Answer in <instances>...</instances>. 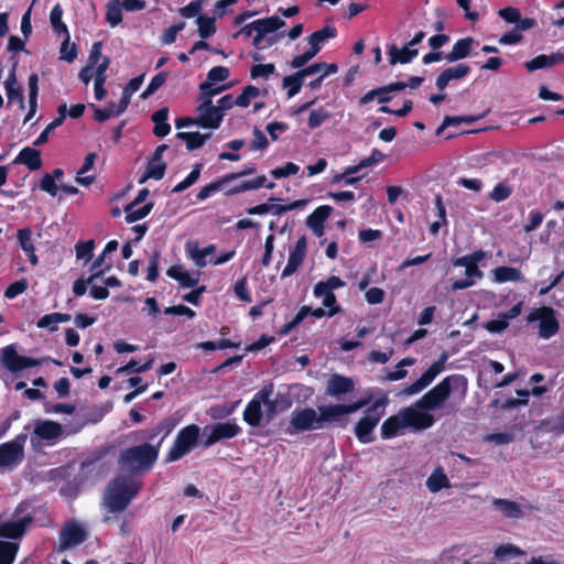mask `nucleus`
I'll return each instance as SVG.
<instances>
[{
    "label": "nucleus",
    "instance_id": "423d86ee",
    "mask_svg": "<svg viewBox=\"0 0 564 564\" xmlns=\"http://www.w3.org/2000/svg\"><path fill=\"white\" fill-rule=\"evenodd\" d=\"M386 404V397L376 400L373 404L366 410L365 416L357 422L355 435L360 443L368 444L373 441L372 432L384 414L383 408Z\"/></svg>",
    "mask_w": 564,
    "mask_h": 564
},
{
    "label": "nucleus",
    "instance_id": "f257e3e1",
    "mask_svg": "<svg viewBox=\"0 0 564 564\" xmlns=\"http://www.w3.org/2000/svg\"><path fill=\"white\" fill-rule=\"evenodd\" d=\"M159 455L158 446L144 441L142 444L122 449L118 457V465L121 471L131 477L143 476L154 467Z\"/></svg>",
    "mask_w": 564,
    "mask_h": 564
},
{
    "label": "nucleus",
    "instance_id": "6ab92c4d",
    "mask_svg": "<svg viewBox=\"0 0 564 564\" xmlns=\"http://www.w3.org/2000/svg\"><path fill=\"white\" fill-rule=\"evenodd\" d=\"M197 111L199 112L198 119H202L200 128L204 129H218L223 122L224 113L219 112V109L214 106L212 99L206 98L198 105Z\"/></svg>",
    "mask_w": 564,
    "mask_h": 564
},
{
    "label": "nucleus",
    "instance_id": "bb28decb",
    "mask_svg": "<svg viewBox=\"0 0 564 564\" xmlns=\"http://www.w3.org/2000/svg\"><path fill=\"white\" fill-rule=\"evenodd\" d=\"M475 40L471 36L459 39L452 47V51L445 55L448 63L464 59L470 55Z\"/></svg>",
    "mask_w": 564,
    "mask_h": 564
},
{
    "label": "nucleus",
    "instance_id": "2f4dec72",
    "mask_svg": "<svg viewBox=\"0 0 564 564\" xmlns=\"http://www.w3.org/2000/svg\"><path fill=\"white\" fill-rule=\"evenodd\" d=\"M494 507L499 510L505 517L518 519L522 517L523 512L520 505L516 501L508 499L495 498L492 500Z\"/></svg>",
    "mask_w": 564,
    "mask_h": 564
},
{
    "label": "nucleus",
    "instance_id": "f8f14e48",
    "mask_svg": "<svg viewBox=\"0 0 564 564\" xmlns=\"http://www.w3.org/2000/svg\"><path fill=\"white\" fill-rule=\"evenodd\" d=\"M529 323L539 321V336L549 339L557 334L560 329L558 321L556 319L555 312L550 306H541L534 308L527 316Z\"/></svg>",
    "mask_w": 564,
    "mask_h": 564
},
{
    "label": "nucleus",
    "instance_id": "4468645a",
    "mask_svg": "<svg viewBox=\"0 0 564 564\" xmlns=\"http://www.w3.org/2000/svg\"><path fill=\"white\" fill-rule=\"evenodd\" d=\"M1 364L10 372H19L28 368L36 367L42 364L41 359L21 356L13 345H9L1 350Z\"/></svg>",
    "mask_w": 564,
    "mask_h": 564
},
{
    "label": "nucleus",
    "instance_id": "58836bf2",
    "mask_svg": "<svg viewBox=\"0 0 564 564\" xmlns=\"http://www.w3.org/2000/svg\"><path fill=\"white\" fill-rule=\"evenodd\" d=\"M135 206H137L135 204L129 203L124 207L126 221L128 224H132L140 219L145 218L151 213V210L154 206V203L150 202V203L144 204L142 207L134 209Z\"/></svg>",
    "mask_w": 564,
    "mask_h": 564
},
{
    "label": "nucleus",
    "instance_id": "a19ab883",
    "mask_svg": "<svg viewBox=\"0 0 564 564\" xmlns=\"http://www.w3.org/2000/svg\"><path fill=\"white\" fill-rule=\"evenodd\" d=\"M304 77L313 75V74H321L319 76L327 77L330 74H335L338 72V66L335 63L327 64L325 62L314 63L312 65H308L304 68L300 69Z\"/></svg>",
    "mask_w": 564,
    "mask_h": 564
},
{
    "label": "nucleus",
    "instance_id": "680f3d73",
    "mask_svg": "<svg viewBox=\"0 0 564 564\" xmlns=\"http://www.w3.org/2000/svg\"><path fill=\"white\" fill-rule=\"evenodd\" d=\"M17 238L21 249L24 252H31L32 249H35L33 240H32V230L28 227L21 228L17 232Z\"/></svg>",
    "mask_w": 564,
    "mask_h": 564
},
{
    "label": "nucleus",
    "instance_id": "338daca9",
    "mask_svg": "<svg viewBox=\"0 0 564 564\" xmlns=\"http://www.w3.org/2000/svg\"><path fill=\"white\" fill-rule=\"evenodd\" d=\"M184 28L185 22H178L165 29L161 36V42L163 44L174 43L176 41L177 33L181 32Z\"/></svg>",
    "mask_w": 564,
    "mask_h": 564
},
{
    "label": "nucleus",
    "instance_id": "4c0bfd02",
    "mask_svg": "<svg viewBox=\"0 0 564 564\" xmlns=\"http://www.w3.org/2000/svg\"><path fill=\"white\" fill-rule=\"evenodd\" d=\"M494 279L498 283L518 282L522 279V272L517 268L501 265L494 270Z\"/></svg>",
    "mask_w": 564,
    "mask_h": 564
},
{
    "label": "nucleus",
    "instance_id": "ea45409f",
    "mask_svg": "<svg viewBox=\"0 0 564 564\" xmlns=\"http://www.w3.org/2000/svg\"><path fill=\"white\" fill-rule=\"evenodd\" d=\"M112 264L108 263L104 269H100V271H96L91 273L87 279H77L73 283V293L75 296H83L87 291V285L91 284L96 279L102 276L105 272L109 271L111 269Z\"/></svg>",
    "mask_w": 564,
    "mask_h": 564
},
{
    "label": "nucleus",
    "instance_id": "603ef678",
    "mask_svg": "<svg viewBox=\"0 0 564 564\" xmlns=\"http://www.w3.org/2000/svg\"><path fill=\"white\" fill-rule=\"evenodd\" d=\"M523 554L524 552L513 544H501L496 547L494 552L495 558L499 561H505L507 558L517 557Z\"/></svg>",
    "mask_w": 564,
    "mask_h": 564
},
{
    "label": "nucleus",
    "instance_id": "f704fd0d",
    "mask_svg": "<svg viewBox=\"0 0 564 564\" xmlns=\"http://www.w3.org/2000/svg\"><path fill=\"white\" fill-rule=\"evenodd\" d=\"M426 487L431 492H438L444 488H449V479L442 467H437L426 479Z\"/></svg>",
    "mask_w": 564,
    "mask_h": 564
},
{
    "label": "nucleus",
    "instance_id": "4d7b16f0",
    "mask_svg": "<svg viewBox=\"0 0 564 564\" xmlns=\"http://www.w3.org/2000/svg\"><path fill=\"white\" fill-rule=\"evenodd\" d=\"M330 118V112L321 107L311 111L307 126L311 130L321 127L327 119Z\"/></svg>",
    "mask_w": 564,
    "mask_h": 564
},
{
    "label": "nucleus",
    "instance_id": "f03ea898",
    "mask_svg": "<svg viewBox=\"0 0 564 564\" xmlns=\"http://www.w3.org/2000/svg\"><path fill=\"white\" fill-rule=\"evenodd\" d=\"M467 382V378L464 375H449L417 400L415 405L420 410H437L448 400L453 390L462 389L465 391Z\"/></svg>",
    "mask_w": 564,
    "mask_h": 564
},
{
    "label": "nucleus",
    "instance_id": "3c124183",
    "mask_svg": "<svg viewBox=\"0 0 564 564\" xmlns=\"http://www.w3.org/2000/svg\"><path fill=\"white\" fill-rule=\"evenodd\" d=\"M95 240L78 241L75 246L76 258L89 262L94 257Z\"/></svg>",
    "mask_w": 564,
    "mask_h": 564
},
{
    "label": "nucleus",
    "instance_id": "5fc2aeb1",
    "mask_svg": "<svg viewBox=\"0 0 564 564\" xmlns=\"http://www.w3.org/2000/svg\"><path fill=\"white\" fill-rule=\"evenodd\" d=\"M512 192V186H510L507 182H500L494 187L489 194V198L496 203H500L508 199Z\"/></svg>",
    "mask_w": 564,
    "mask_h": 564
},
{
    "label": "nucleus",
    "instance_id": "a211bd4d",
    "mask_svg": "<svg viewBox=\"0 0 564 564\" xmlns=\"http://www.w3.org/2000/svg\"><path fill=\"white\" fill-rule=\"evenodd\" d=\"M86 539V530L75 521H69L62 528L59 532V549L67 550L72 546L85 542Z\"/></svg>",
    "mask_w": 564,
    "mask_h": 564
},
{
    "label": "nucleus",
    "instance_id": "49530a36",
    "mask_svg": "<svg viewBox=\"0 0 564 564\" xmlns=\"http://www.w3.org/2000/svg\"><path fill=\"white\" fill-rule=\"evenodd\" d=\"M375 98H377L378 102H380V104H386L391 100V96L388 93L386 86H381V87L371 89L368 93H366L359 99V105L360 106L367 105L368 102L372 101Z\"/></svg>",
    "mask_w": 564,
    "mask_h": 564
},
{
    "label": "nucleus",
    "instance_id": "e433bc0d",
    "mask_svg": "<svg viewBox=\"0 0 564 564\" xmlns=\"http://www.w3.org/2000/svg\"><path fill=\"white\" fill-rule=\"evenodd\" d=\"M166 170V163L163 161H154L151 160L148 163V166L145 171L143 172L142 176L139 180V183L142 184L147 182L150 178H153L155 181H160L163 178Z\"/></svg>",
    "mask_w": 564,
    "mask_h": 564
},
{
    "label": "nucleus",
    "instance_id": "aec40b11",
    "mask_svg": "<svg viewBox=\"0 0 564 564\" xmlns=\"http://www.w3.org/2000/svg\"><path fill=\"white\" fill-rule=\"evenodd\" d=\"M62 434L63 425L61 423L51 420H39L35 422L31 442L33 443L35 438L54 441L59 438Z\"/></svg>",
    "mask_w": 564,
    "mask_h": 564
},
{
    "label": "nucleus",
    "instance_id": "69168bd1",
    "mask_svg": "<svg viewBox=\"0 0 564 564\" xmlns=\"http://www.w3.org/2000/svg\"><path fill=\"white\" fill-rule=\"evenodd\" d=\"M28 289V282L25 279H21L19 281H15L6 289L4 291V297L12 300L17 297L18 295L24 293Z\"/></svg>",
    "mask_w": 564,
    "mask_h": 564
},
{
    "label": "nucleus",
    "instance_id": "bf43d9fd",
    "mask_svg": "<svg viewBox=\"0 0 564 564\" xmlns=\"http://www.w3.org/2000/svg\"><path fill=\"white\" fill-rule=\"evenodd\" d=\"M216 247L215 245H208L203 249H199L197 246H195L191 251V258L195 261V263L203 268L206 265L205 258L213 253L215 251Z\"/></svg>",
    "mask_w": 564,
    "mask_h": 564
},
{
    "label": "nucleus",
    "instance_id": "13d9d810",
    "mask_svg": "<svg viewBox=\"0 0 564 564\" xmlns=\"http://www.w3.org/2000/svg\"><path fill=\"white\" fill-rule=\"evenodd\" d=\"M167 78L166 72H160L155 76L152 77L148 87L142 91L141 99H147L151 95H153L165 82Z\"/></svg>",
    "mask_w": 564,
    "mask_h": 564
},
{
    "label": "nucleus",
    "instance_id": "c85d7f7f",
    "mask_svg": "<svg viewBox=\"0 0 564 564\" xmlns=\"http://www.w3.org/2000/svg\"><path fill=\"white\" fill-rule=\"evenodd\" d=\"M405 429L404 421L400 412L386 419L381 425V437L383 440L393 438Z\"/></svg>",
    "mask_w": 564,
    "mask_h": 564
},
{
    "label": "nucleus",
    "instance_id": "8fccbe9b",
    "mask_svg": "<svg viewBox=\"0 0 564 564\" xmlns=\"http://www.w3.org/2000/svg\"><path fill=\"white\" fill-rule=\"evenodd\" d=\"M333 207L329 205H322L314 209V212L307 217V225H324L326 219L330 216Z\"/></svg>",
    "mask_w": 564,
    "mask_h": 564
},
{
    "label": "nucleus",
    "instance_id": "e2e57ef3",
    "mask_svg": "<svg viewBox=\"0 0 564 564\" xmlns=\"http://www.w3.org/2000/svg\"><path fill=\"white\" fill-rule=\"evenodd\" d=\"M275 73L274 64H256L250 68L251 78L256 79L259 77L269 78L271 75Z\"/></svg>",
    "mask_w": 564,
    "mask_h": 564
},
{
    "label": "nucleus",
    "instance_id": "864d4df0",
    "mask_svg": "<svg viewBox=\"0 0 564 564\" xmlns=\"http://www.w3.org/2000/svg\"><path fill=\"white\" fill-rule=\"evenodd\" d=\"M260 95V89L253 85L246 86L241 94L235 99L236 106L247 108L252 98H257Z\"/></svg>",
    "mask_w": 564,
    "mask_h": 564
},
{
    "label": "nucleus",
    "instance_id": "dca6fc26",
    "mask_svg": "<svg viewBox=\"0 0 564 564\" xmlns=\"http://www.w3.org/2000/svg\"><path fill=\"white\" fill-rule=\"evenodd\" d=\"M241 433V427L235 421L219 422L210 427V433L203 441L204 447H210L214 444L236 437Z\"/></svg>",
    "mask_w": 564,
    "mask_h": 564
},
{
    "label": "nucleus",
    "instance_id": "9d476101",
    "mask_svg": "<svg viewBox=\"0 0 564 564\" xmlns=\"http://www.w3.org/2000/svg\"><path fill=\"white\" fill-rule=\"evenodd\" d=\"M63 12L64 11L61 3H56L50 12V21L54 32H56L59 35L63 34L65 36L64 41L61 44V58L68 63H72L76 59L78 51L77 45L73 43L70 46V51L66 53V48L68 47V43L70 41V35L67 25L62 20Z\"/></svg>",
    "mask_w": 564,
    "mask_h": 564
},
{
    "label": "nucleus",
    "instance_id": "37998d69",
    "mask_svg": "<svg viewBox=\"0 0 564 564\" xmlns=\"http://www.w3.org/2000/svg\"><path fill=\"white\" fill-rule=\"evenodd\" d=\"M19 551V543L0 540V564H13Z\"/></svg>",
    "mask_w": 564,
    "mask_h": 564
},
{
    "label": "nucleus",
    "instance_id": "c9c22d12",
    "mask_svg": "<svg viewBox=\"0 0 564 564\" xmlns=\"http://www.w3.org/2000/svg\"><path fill=\"white\" fill-rule=\"evenodd\" d=\"M176 138L180 139V140L185 141L186 149L188 151H194V150H197V149L202 148L205 144L207 139L210 138V133L202 134L198 131H195V132H177L176 133Z\"/></svg>",
    "mask_w": 564,
    "mask_h": 564
},
{
    "label": "nucleus",
    "instance_id": "4be33fe9",
    "mask_svg": "<svg viewBox=\"0 0 564 564\" xmlns=\"http://www.w3.org/2000/svg\"><path fill=\"white\" fill-rule=\"evenodd\" d=\"M470 70V66L464 63L447 67L437 76L435 86L438 90H444L451 80L462 79L466 77Z\"/></svg>",
    "mask_w": 564,
    "mask_h": 564
},
{
    "label": "nucleus",
    "instance_id": "20e7f679",
    "mask_svg": "<svg viewBox=\"0 0 564 564\" xmlns=\"http://www.w3.org/2000/svg\"><path fill=\"white\" fill-rule=\"evenodd\" d=\"M140 487L124 478H117L108 486L106 505L110 512H121L139 492Z\"/></svg>",
    "mask_w": 564,
    "mask_h": 564
},
{
    "label": "nucleus",
    "instance_id": "a878e982",
    "mask_svg": "<svg viewBox=\"0 0 564 564\" xmlns=\"http://www.w3.org/2000/svg\"><path fill=\"white\" fill-rule=\"evenodd\" d=\"M13 163L24 164L30 171H37L42 166L41 152L34 148L25 147L19 152Z\"/></svg>",
    "mask_w": 564,
    "mask_h": 564
},
{
    "label": "nucleus",
    "instance_id": "f3484780",
    "mask_svg": "<svg viewBox=\"0 0 564 564\" xmlns=\"http://www.w3.org/2000/svg\"><path fill=\"white\" fill-rule=\"evenodd\" d=\"M426 411L427 410L414 409L412 406L400 410L405 427H410L413 431L430 429L434 424V417Z\"/></svg>",
    "mask_w": 564,
    "mask_h": 564
},
{
    "label": "nucleus",
    "instance_id": "09e8293b",
    "mask_svg": "<svg viewBox=\"0 0 564 564\" xmlns=\"http://www.w3.org/2000/svg\"><path fill=\"white\" fill-rule=\"evenodd\" d=\"M122 7L120 0H112L107 4L106 21L111 26H117L122 21Z\"/></svg>",
    "mask_w": 564,
    "mask_h": 564
},
{
    "label": "nucleus",
    "instance_id": "412c9836",
    "mask_svg": "<svg viewBox=\"0 0 564 564\" xmlns=\"http://www.w3.org/2000/svg\"><path fill=\"white\" fill-rule=\"evenodd\" d=\"M306 237L301 236L297 239L295 247L290 251L288 263L281 273L282 279L292 275L297 270V268L303 263L306 256Z\"/></svg>",
    "mask_w": 564,
    "mask_h": 564
},
{
    "label": "nucleus",
    "instance_id": "0e129e2a",
    "mask_svg": "<svg viewBox=\"0 0 564 564\" xmlns=\"http://www.w3.org/2000/svg\"><path fill=\"white\" fill-rule=\"evenodd\" d=\"M94 109V119L98 122H105L110 117L116 116V105L109 102L104 109L96 107L94 104L90 105Z\"/></svg>",
    "mask_w": 564,
    "mask_h": 564
},
{
    "label": "nucleus",
    "instance_id": "7ed1b4c3",
    "mask_svg": "<svg viewBox=\"0 0 564 564\" xmlns=\"http://www.w3.org/2000/svg\"><path fill=\"white\" fill-rule=\"evenodd\" d=\"M368 403L369 399H360L349 404L338 403L319 405L317 410L321 429L330 423H334L340 427H345L348 424L347 415L357 412Z\"/></svg>",
    "mask_w": 564,
    "mask_h": 564
},
{
    "label": "nucleus",
    "instance_id": "2eb2a0df",
    "mask_svg": "<svg viewBox=\"0 0 564 564\" xmlns=\"http://www.w3.org/2000/svg\"><path fill=\"white\" fill-rule=\"evenodd\" d=\"M177 424V417H164L154 426L140 431L138 438L141 441H149L150 443H152L156 437H159L154 446H158V448L160 449L164 440L171 434V432L176 427Z\"/></svg>",
    "mask_w": 564,
    "mask_h": 564
},
{
    "label": "nucleus",
    "instance_id": "0eeeda50",
    "mask_svg": "<svg viewBox=\"0 0 564 564\" xmlns=\"http://www.w3.org/2000/svg\"><path fill=\"white\" fill-rule=\"evenodd\" d=\"M199 435L200 427L196 424H189L181 429L166 454V462H177L188 454L197 445Z\"/></svg>",
    "mask_w": 564,
    "mask_h": 564
},
{
    "label": "nucleus",
    "instance_id": "5701e85b",
    "mask_svg": "<svg viewBox=\"0 0 564 564\" xmlns=\"http://www.w3.org/2000/svg\"><path fill=\"white\" fill-rule=\"evenodd\" d=\"M354 387L355 384L351 378L335 373L332 375L328 380L326 393L332 397H339L351 392Z\"/></svg>",
    "mask_w": 564,
    "mask_h": 564
},
{
    "label": "nucleus",
    "instance_id": "de8ad7c7",
    "mask_svg": "<svg viewBox=\"0 0 564 564\" xmlns=\"http://www.w3.org/2000/svg\"><path fill=\"white\" fill-rule=\"evenodd\" d=\"M308 312L310 306L303 305L291 322L285 323L283 326L280 327V329L278 330V335L286 336L291 330L299 326L308 316Z\"/></svg>",
    "mask_w": 564,
    "mask_h": 564
},
{
    "label": "nucleus",
    "instance_id": "a18cd8bd",
    "mask_svg": "<svg viewBox=\"0 0 564 564\" xmlns=\"http://www.w3.org/2000/svg\"><path fill=\"white\" fill-rule=\"evenodd\" d=\"M198 25V35L202 39H209L216 33V19L214 17H207L200 14L196 19Z\"/></svg>",
    "mask_w": 564,
    "mask_h": 564
},
{
    "label": "nucleus",
    "instance_id": "c03bdc74",
    "mask_svg": "<svg viewBox=\"0 0 564 564\" xmlns=\"http://www.w3.org/2000/svg\"><path fill=\"white\" fill-rule=\"evenodd\" d=\"M304 75L299 69L296 73L285 76L282 80L283 87L288 88V97L292 98L301 91Z\"/></svg>",
    "mask_w": 564,
    "mask_h": 564
},
{
    "label": "nucleus",
    "instance_id": "cd10ccee",
    "mask_svg": "<svg viewBox=\"0 0 564 564\" xmlns=\"http://www.w3.org/2000/svg\"><path fill=\"white\" fill-rule=\"evenodd\" d=\"M265 182H267V177L264 175H259V176H257L252 181H245V182H241L240 184H238L236 186H232V187L228 188L225 192V195L234 196V195H237V194H240V193H245V192H248V191L259 189L261 187H267V188H270V189L274 187V183H268L267 184Z\"/></svg>",
    "mask_w": 564,
    "mask_h": 564
},
{
    "label": "nucleus",
    "instance_id": "774afa93",
    "mask_svg": "<svg viewBox=\"0 0 564 564\" xmlns=\"http://www.w3.org/2000/svg\"><path fill=\"white\" fill-rule=\"evenodd\" d=\"M230 75L228 67L226 66H215L209 69L207 73V82L209 83H218L226 80Z\"/></svg>",
    "mask_w": 564,
    "mask_h": 564
},
{
    "label": "nucleus",
    "instance_id": "393cba45",
    "mask_svg": "<svg viewBox=\"0 0 564 564\" xmlns=\"http://www.w3.org/2000/svg\"><path fill=\"white\" fill-rule=\"evenodd\" d=\"M337 36V29L333 25H325L323 29L313 32L308 37L310 47L307 48L314 56L322 50L325 40Z\"/></svg>",
    "mask_w": 564,
    "mask_h": 564
},
{
    "label": "nucleus",
    "instance_id": "052dcab7",
    "mask_svg": "<svg viewBox=\"0 0 564 564\" xmlns=\"http://www.w3.org/2000/svg\"><path fill=\"white\" fill-rule=\"evenodd\" d=\"M161 253L158 250H153L148 263L147 270V280L150 282L156 281L159 278V264H160Z\"/></svg>",
    "mask_w": 564,
    "mask_h": 564
},
{
    "label": "nucleus",
    "instance_id": "72a5a7b5",
    "mask_svg": "<svg viewBox=\"0 0 564 564\" xmlns=\"http://www.w3.org/2000/svg\"><path fill=\"white\" fill-rule=\"evenodd\" d=\"M243 421L252 427L261 424L262 420V405L258 400H250L242 413Z\"/></svg>",
    "mask_w": 564,
    "mask_h": 564
},
{
    "label": "nucleus",
    "instance_id": "6e6552de",
    "mask_svg": "<svg viewBox=\"0 0 564 564\" xmlns=\"http://www.w3.org/2000/svg\"><path fill=\"white\" fill-rule=\"evenodd\" d=\"M29 507L25 502L20 503L15 509L13 519L0 523V538L18 540L24 535L34 517L31 513L20 514L28 510Z\"/></svg>",
    "mask_w": 564,
    "mask_h": 564
},
{
    "label": "nucleus",
    "instance_id": "6e6d98bb",
    "mask_svg": "<svg viewBox=\"0 0 564 564\" xmlns=\"http://www.w3.org/2000/svg\"><path fill=\"white\" fill-rule=\"evenodd\" d=\"M227 183L228 182L226 180V176L223 175L219 178H217L215 182H213V183L202 187L200 191L196 195L197 200H205V199H207L215 192L221 189L223 186L225 184H227Z\"/></svg>",
    "mask_w": 564,
    "mask_h": 564
},
{
    "label": "nucleus",
    "instance_id": "9b49d317",
    "mask_svg": "<svg viewBox=\"0 0 564 564\" xmlns=\"http://www.w3.org/2000/svg\"><path fill=\"white\" fill-rule=\"evenodd\" d=\"M26 435L21 433L0 445V469H12L24 459Z\"/></svg>",
    "mask_w": 564,
    "mask_h": 564
},
{
    "label": "nucleus",
    "instance_id": "7c9ffc66",
    "mask_svg": "<svg viewBox=\"0 0 564 564\" xmlns=\"http://www.w3.org/2000/svg\"><path fill=\"white\" fill-rule=\"evenodd\" d=\"M169 108L163 107L156 110L151 120L154 122L153 134L159 138L166 137L171 132V126L167 123Z\"/></svg>",
    "mask_w": 564,
    "mask_h": 564
},
{
    "label": "nucleus",
    "instance_id": "c756f323",
    "mask_svg": "<svg viewBox=\"0 0 564 564\" xmlns=\"http://www.w3.org/2000/svg\"><path fill=\"white\" fill-rule=\"evenodd\" d=\"M419 54V51L416 48H412L409 45L404 46L403 48L399 50L395 44H391L389 47V56H390V64L395 65L398 63L400 64H408L410 63L414 57H416Z\"/></svg>",
    "mask_w": 564,
    "mask_h": 564
},
{
    "label": "nucleus",
    "instance_id": "79ce46f5",
    "mask_svg": "<svg viewBox=\"0 0 564 564\" xmlns=\"http://www.w3.org/2000/svg\"><path fill=\"white\" fill-rule=\"evenodd\" d=\"M257 32L261 34H268L275 32L285 25V22L279 17H269L265 19L256 20Z\"/></svg>",
    "mask_w": 564,
    "mask_h": 564
},
{
    "label": "nucleus",
    "instance_id": "473e14b6",
    "mask_svg": "<svg viewBox=\"0 0 564 564\" xmlns=\"http://www.w3.org/2000/svg\"><path fill=\"white\" fill-rule=\"evenodd\" d=\"M540 429L543 432L555 435L564 434V410L541 421Z\"/></svg>",
    "mask_w": 564,
    "mask_h": 564
},
{
    "label": "nucleus",
    "instance_id": "b1692460",
    "mask_svg": "<svg viewBox=\"0 0 564 564\" xmlns=\"http://www.w3.org/2000/svg\"><path fill=\"white\" fill-rule=\"evenodd\" d=\"M564 62V54L555 52L550 55L541 54L525 62L524 66L529 72L542 68H550Z\"/></svg>",
    "mask_w": 564,
    "mask_h": 564
},
{
    "label": "nucleus",
    "instance_id": "39448f33",
    "mask_svg": "<svg viewBox=\"0 0 564 564\" xmlns=\"http://www.w3.org/2000/svg\"><path fill=\"white\" fill-rule=\"evenodd\" d=\"M485 257H486L485 251L477 250V251H474L473 253H469V254H466L463 257H458V258H454L452 260L453 265L454 267H464L466 278L455 280L451 285V290L455 292V291L468 289L475 284V279H481L484 274L480 271V269L478 268V263L480 261H482L485 259Z\"/></svg>",
    "mask_w": 564,
    "mask_h": 564
},
{
    "label": "nucleus",
    "instance_id": "1a4fd4ad",
    "mask_svg": "<svg viewBox=\"0 0 564 564\" xmlns=\"http://www.w3.org/2000/svg\"><path fill=\"white\" fill-rule=\"evenodd\" d=\"M318 411L313 408L306 406L303 409H295L291 413L289 425L285 432L290 435L303 433L306 431L319 430Z\"/></svg>",
    "mask_w": 564,
    "mask_h": 564
},
{
    "label": "nucleus",
    "instance_id": "ddd939ff",
    "mask_svg": "<svg viewBox=\"0 0 564 564\" xmlns=\"http://www.w3.org/2000/svg\"><path fill=\"white\" fill-rule=\"evenodd\" d=\"M448 359V355L446 351H443L440 358L434 361L423 373L422 376L414 381L413 383L406 386L402 390V394L404 395H413L417 394L427 388L434 379L445 369V364Z\"/></svg>",
    "mask_w": 564,
    "mask_h": 564
}]
</instances>
